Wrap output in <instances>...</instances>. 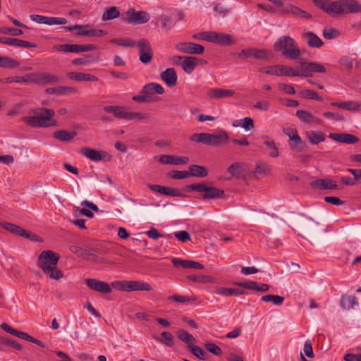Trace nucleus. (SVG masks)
I'll list each match as a JSON object with an SVG mask.
<instances>
[{
    "label": "nucleus",
    "mask_w": 361,
    "mask_h": 361,
    "mask_svg": "<svg viewBox=\"0 0 361 361\" xmlns=\"http://www.w3.org/2000/svg\"><path fill=\"white\" fill-rule=\"evenodd\" d=\"M161 336H162L161 338L157 336H154V338L167 346H173V336L171 333L163 331Z\"/></svg>",
    "instance_id": "obj_48"
},
{
    "label": "nucleus",
    "mask_w": 361,
    "mask_h": 361,
    "mask_svg": "<svg viewBox=\"0 0 361 361\" xmlns=\"http://www.w3.org/2000/svg\"><path fill=\"white\" fill-rule=\"evenodd\" d=\"M345 13H361V4L355 0H345Z\"/></svg>",
    "instance_id": "obj_43"
},
{
    "label": "nucleus",
    "mask_w": 361,
    "mask_h": 361,
    "mask_svg": "<svg viewBox=\"0 0 361 361\" xmlns=\"http://www.w3.org/2000/svg\"><path fill=\"white\" fill-rule=\"evenodd\" d=\"M189 350L197 357H198L200 360H205L206 357V353L203 349H202L200 347L197 345H192L190 346V348H188Z\"/></svg>",
    "instance_id": "obj_59"
},
{
    "label": "nucleus",
    "mask_w": 361,
    "mask_h": 361,
    "mask_svg": "<svg viewBox=\"0 0 361 361\" xmlns=\"http://www.w3.org/2000/svg\"><path fill=\"white\" fill-rule=\"evenodd\" d=\"M357 304V298L355 295H343L341 299V306L343 310H349Z\"/></svg>",
    "instance_id": "obj_38"
},
{
    "label": "nucleus",
    "mask_w": 361,
    "mask_h": 361,
    "mask_svg": "<svg viewBox=\"0 0 361 361\" xmlns=\"http://www.w3.org/2000/svg\"><path fill=\"white\" fill-rule=\"evenodd\" d=\"M111 43L126 47H133L136 45V42L130 39H113Z\"/></svg>",
    "instance_id": "obj_58"
},
{
    "label": "nucleus",
    "mask_w": 361,
    "mask_h": 361,
    "mask_svg": "<svg viewBox=\"0 0 361 361\" xmlns=\"http://www.w3.org/2000/svg\"><path fill=\"white\" fill-rule=\"evenodd\" d=\"M307 137L312 145H317L325 140L324 135L321 131H311L308 133Z\"/></svg>",
    "instance_id": "obj_47"
},
{
    "label": "nucleus",
    "mask_w": 361,
    "mask_h": 361,
    "mask_svg": "<svg viewBox=\"0 0 361 361\" xmlns=\"http://www.w3.org/2000/svg\"><path fill=\"white\" fill-rule=\"evenodd\" d=\"M147 186L154 193H160L171 197H182L183 195L178 189L148 183Z\"/></svg>",
    "instance_id": "obj_20"
},
{
    "label": "nucleus",
    "mask_w": 361,
    "mask_h": 361,
    "mask_svg": "<svg viewBox=\"0 0 361 361\" xmlns=\"http://www.w3.org/2000/svg\"><path fill=\"white\" fill-rule=\"evenodd\" d=\"M234 94L235 91L233 90L218 87L210 88L206 93V96L210 99H221L232 97Z\"/></svg>",
    "instance_id": "obj_19"
},
{
    "label": "nucleus",
    "mask_w": 361,
    "mask_h": 361,
    "mask_svg": "<svg viewBox=\"0 0 361 361\" xmlns=\"http://www.w3.org/2000/svg\"><path fill=\"white\" fill-rule=\"evenodd\" d=\"M30 18L31 20L37 23L48 25H66L68 23L67 19L65 18L45 16L38 14L30 15Z\"/></svg>",
    "instance_id": "obj_14"
},
{
    "label": "nucleus",
    "mask_w": 361,
    "mask_h": 361,
    "mask_svg": "<svg viewBox=\"0 0 361 361\" xmlns=\"http://www.w3.org/2000/svg\"><path fill=\"white\" fill-rule=\"evenodd\" d=\"M187 188L192 191L198 192L200 197L203 200L224 198L225 195L224 190L205 183L190 184L187 185Z\"/></svg>",
    "instance_id": "obj_4"
},
{
    "label": "nucleus",
    "mask_w": 361,
    "mask_h": 361,
    "mask_svg": "<svg viewBox=\"0 0 361 361\" xmlns=\"http://www.w3.org/2000/svg\"><path fill=\"white\" fill-rule=\"evenodd\" d=\"M200 59L194 56H184L180 67L185 73L190 74L198 65Z\"/></svg>",
    "instance_id": "obj_27"
},
{
    "label": "nucleus",
    "mask_w": 361,
    "mask_h": 361,
    "mask_svg": "<svg viewBox=\"0 0 361 361\" xmlns=\"http://www.w3.org/2000/svg\"><path fill=\"white\" fill-rule=\"evenodd\" d=\"M260 71L270 75L297 77V70L284 65L269 66Z\"/></svg>",
    "instance_id": "obj_9"
},
{
    "label": "nucleus",
    "mask_w": 361,
    "mask_h": 361,
    "mask_svg": "<svg viewBox=\"0 0 361 361\" xmlns=\"http://www.w3.org/2000/svg\"><path fill=\"white\" fill-rule=\"evenodd\" d=\"M0 32L5 35H11L13 36L21 35L23 32L21 30L13 27H1L0 28Z\"/></svg>",
    "instance_id": "obj_61"
},
{
    "label": "nucleus",
    "mask_w": 361,
    "mask_h": 361,
    "mask_svg": "<svg viewBox=\"0 0 361 361\" xmlns=\"http://www.w3.org/2000/svg\"><path fill=\"white\" fill-rule=\"evenodd\" d=\"M67 77L70 80H74L78 82L82 81H98L99 78L94 75L88 73H80V72H68L66 73Z\"/></svg>",
    "instance_id": "obj_28"
},
{
    "label": "nucleus",
    "mask_w": 361,
    "mask_h": 361,
    "mask_svg": "<svg viewBox=\"0 0 361 361\" xmlns=\"http://www.w3.org/2000/svg\"><path fill=\"white\" fill-rule=\"evenodd\" d=\"M120 15L121 13L118 8L116 6H111L104 11L102 19L103 21H107L117 18Z\"/></svg>",
    "instance_id": "obj_44"
},
{
    "label": "nucleus",
    "mask_w": 361,
    "mask_h": 361,
    "mask_svg": "<svg viewBox=\"0 0 361 361\" xmlns=\"http://www.w3.org/2000/svg\"><path fill=\"white\" fill-rule=\"evenodd\" d=\"M302 37L307 40V43L310 47L319 48L323 45L322 39L312 32L303 33Z\"/></svg>",
    "instance_id": "obj_31"
},
{
    "label": "nucleus",
    "mask_w": 361,
    "mask_h": 361,
    "mask_svg": "<svg viewBox=\"0 0 361 361\" xmlns=\"http://www.w3.org/2000/svg\"><path fill=\"white\" fill-rule=\"evenodd\" d=\"M85 283L91 290L102 294H109L112 291L110 284L96 279H86Z\"/></svg>",
    "instance_id": "obj_15"
},
{
    "label": "nucleus",
    "mask_w": 361,
    "mask_h": 361,
    "mask_svg": "<svg viewBox=\"0 0 361 361\" xmlns=\"http://www.w3.org/2000/svg\"><path fill=\"white\" fill-rule=\"evenodd\" d=\"M262 139L264 140V143L267 147V149L269 151V156L271 157H277L279 154L278 148L276 147L275 142L270 139L267 136H263Z\"/></svg>",
    "instance_id": "obj_42"
},
{
    "label": "nucleus",
    "mask_w": 361,
    "mask_h": 361,
    "mask_svg": "<svg viewBox=\"0 0 361 361\" xmlns=\"http://www.w3.org/2000/svg\"><path fill=\"white\" fill-rule=\"evenodd\" d=\"M160 78L170 87L177 84L178 75L173 68H168L161 72Z\"/></svg>",
    "instance_id": "obj_22"
},
{
    "label": "nucleus",
    "mask_w": 361,
    "mask_h": 361,
    "mask_svg": "<svg viewBox=\"0 0 361 361\" xmlns=\"http://www.w3.org/2000/svg\"><path fill=\"white\" fill-rule=\"evenodd\" d=\"M86 27H87V25H75L73 26H66L63 28L65 30L68 31H74L78 30V31L76 33L78 35L87 36V35L85 34L86 32H87V30L85 29Z\"/></svg>",
    "instance_id": "obj_57"
},
{
    "label": "nucleus",
    "mask_w": 361,
    "mask_h": 361,
    "mask_svg": "<svg viewBox=\"0 0 361 361\" xmlns=\"http://www.w3.org/2000/svg\"><path fill=\"white\" fill-rule=\"evenodd\" d=\"M331 105L350 111H358L361 110V103L356 101L334 102L331 103Z\"/></svg>",
    "instance_id": "obj_30"
},
{
    "label": "nucleus",
    "mask_w": 361,
    "mask_h": 361,
    "mask_svg": "<svg viewBox=\"0 0 361 361\" xmlns=\"http://www.w3.org/2000/svg\"><path fill=\"white\" fill-rule=\"evenodd\" d=\"M78 44H56L54 46V49L57 51L65 52V53H78Z\"/></svg>",
    "instance_id": "obj_46"
},
{
    "label": "nucleus",
    "mask_w": 361,
    "mask_h": 361,
    "mask_svg": "<svg viewBox=\"0 0 361 361\" xmlns=\"http://www.w3.org/2000/svg\"><path fill=\"white\" fill-rule=\"evenodd\" d=\"M70 250L71 252L77 255L80 257H82L86 259H89L90 257L92 256V254L90 253L88 250L83 249L77 245H72L70 247Z\"/></svg>",
    "instance_id": "obj_49"
},
{
    "label": "nucleus",
    "mask_w": 361,
    "mask_h": 361,
    "mask_svg": "<svg viewBox=\"0 0 361 361\" xmlns=\"http://www.w3.org/2000/svg\"><path fill=\"white\" fill-rule=\"evenodd\" d=\"M329 137L341 143L355 144L359 141L357 137L348 133H330Z\"/></svg>",
    "instance_id": "obj_25"
},
{
    "label": "nucleus",
    "mask_w": 361,
    "mask_h": 361,
    "mask_svg": "<svg viewBox=\"0 0 361 361\" xmlns=\"http://www.w3.org/2000/svg\"><path fill=\"white\" fill-rule=\"evenodd\" d=\"M296 116L300 121L305 123L317 124L321 123L319 118L314 117L312 114L305 110H298Z\"/></svg>",
    "instance_id": "obj_34"
},
{
    "label": "nucleus",
    "mask_w": 361,
    "mask_h": 361,
    "mask_svg": "<svg viewBox=\"0 0 361 361\" xmlns=\"http://www.w3.org/2000/svg\"><path fill=\"white\" fill-rule=\"evenodd\" d=\"M289 147L290 149L295 152H301L304 148V142L300 137L290 140Z\"/></svg>",
    "instance_id": "obj_51"
},
{
    "label": "nucleus",
    "mask_w": 361,
    "mask_h": 361,
    "mask_svg": "<svg viewBox=\"0 0 361 361\" xmlns=\"http://www.w3.org/2000/svg\"><path fill=\"white\" fill-rule=\"evenodd\" d=\"M158 161L164 164L180 165L187 164L189 161V158L173 155H161L158 157Z\"/></svg>",
    "instance_id": "obj_21"
},
{
    "label": "nucleus",
    "mask_w": 361,
    "mask_h": 361,
    "mask_svg": "<svg viewBox=\"0 0 361 361\" xmlns=\"http://www.w3.org/2000/svg\"><path fill=\"white\" fill-rule=\"evenodd\" d=\"M240 126L247 130H250L254 128V122L253 119L251 117H245L244 118L240 119Z\"/></svg>",
    "instance_id": "obj_62"
},
{
    "label": "nucleus",
    "mask_w": 361,
    "mask_h": 361,
    "mask_svg": "<svg viewBox=\"0 0 361 361\" xmlns=\"http://www.w3.org/2000/svg\"><path fill=\"white\" fill-rule=\"evenodd\" d=\"M32 82L37 85H49L57 82L59 80L58 75L48 72L32 73L30 78Z\"/></svg>",
    "instance_id": "obj_12"
},
{
    "label": "nucleus",
    "mask_w": 361,
    "mask_h": 361,
    "mask_svg": "<svg viewBox=\"0 0 361 361\" xmlns=\"http://www.w3.org/2000/svg\"><path fill=\"white\" fill-rule=\"evenodd\" d=\"M188 279L194 282L207 283L214 282V278L209 276L189 275Z\"/></svg>",
    "instance_id": "obj_54"
},
{
    "label": "nucleus",
    "mask_w": 361,
    "mask_h": 361,
    "mask_svg": "<svg viewBox=\"0 0 361 361\" xmlns=\"http://www.w3.org/2000/svg\"><path fill=\"white\" fill-rule=\"evenodd\" d=\"M228 140L229 137L225 131H220L217 134L207 133H194L190 136V140L192 142L214 147H218L223 142L226 143Z\"/></svg>",
    "instance_id": "obj_5"
},
{
    "label": "nucleus",
    "mask_w": 361,
    "mask_h": 361,
    "mask_svg": "<svg viewBox=\"0 0 361 361\" xmlns=\"http://www.w3.org/2000/svg\"><path fill=\"white\" fill-rule=\"evenodd\" d=\"M215 293L224 296L247 295V293L243 290L231 288H219L214 291Z\"/></svg>",
    "instance_id": "obj_37"
},
{
    "label": "nucleus",
    "mask_w": 361,
    "mask_h": 361,
    "mask_svg": "<svg viewBox=\"0 0 361 361\" xmlns=\"http://www.w3.org/2000/svg\"><path fill=\"white\" fill-rule=\"evenodd\" d=\"M32 77V73L26 74L24 76H13V77H7L4 79L1 80V82L4 84L8 83H28L32 82V80H30Z\"/></svg>",
    "instance_id": "obj_40"
},
{
    "label": "nucleus",
    "mask_w": 361,
    "mask_h": 361,
    "mask_svg": "<svg viewBox=\"0 0 361 361\" xmlns=\"http://www.w3.org/2000/svg\"><path fill=\"white\" fill-rule=\"evenodd\" d=\"M0 226L11 232V233L18 235L19 236H24L26 234V230L16 224L7 222H0Z\"/></svg>",
    "instance_id": "obj_36"
},
{
    "label": "nucleus",
    "mask_w": 361,
    "mask_h": 361,
    "mask_svg": "<svg viewBox=\"0 0 361 361\" xmlns=\"http://www.w3.org/2000/svg\"><path fill=\"white\" fill-rule=\"evenodd\" d=\"M59 258V255L51 250L42 251L38 257L39 267L51 279L59 280L63 277V272L57 269Z\"/></svg>",
    "instance_id": "obj_1"
},
{
    "label": "nucleus",
    "mask_w": 361,
    "mask_h": 361,
    "mask_svg": "<svg viewBox=\"0 0 361 361\" xmlns=\"http://www.w3.org/2000/svg\"><path fill=\"white\" fill-rule=\"evenodd\" d=\"M300 96L305 99H314L317 101H322V97L318 94L311 90L305 89L300 92Z\"/></svg>",
    "instance_id": "obj_53"
},
{
    "label": "nucleus",
    "mask_w": 361,
    "mask_h": 361,
    "mask_svg": "<svg viewBox=\"0 0 361 361\" xmlns=\"http://www.w3.org/2000/svg\"><path fill=\"white\" fill-rule=\"evenodd\" d=\"M317 226L316 223L310 218L302 216V217L298 220L296 227L299 231L301 232V235L305 238H312L315 234L317 233Z\"/></svg>",
    "instance_id": "obj_7"
},
{
    "label": "nucleus",
    "mask_w": 361,
    "mask_h": 361,
    "mask_svg": "<svg viewBox=\"0 0 361 361\" xmlns=\"http://www.w3.org/2000/svg\"><path fill=\"white\" fill-rule=\"evenodd\" d=\"M140 51V60L142 63L147 64L151 62L153 51L149 42L146 39H140L136 42V45Z\"/></svg>",
    "instance_id": "obj_11"
},
{
    "label": "nucleus",
    "mask_w": 361,
    "mask_h": 361,
    "mask_svg": "<svg viewBox=\"0 0 361 361\" xmlns=\"http://www.w3.org/2000/svg\"><path fill=\"white\" fill-rule=\"evenodd\" d=\"M126 287L127 292L135 290L151 291L152 290L149 283L140 281H127Z\"/></svg>",
    "instance_id": "obj_29"
},
{
    "label": "nucleus",
    "mask_w": 361,
    "mask_h": 361,
    "mask_svg": "<svg viewBox=\"0 0 361 361\" xmlns=\"http://www.w3.org/2000/svg\"><path fill=\"white\" fill-rule=\"evenodd\" d=\"M77 135L75 130L68 132L66 130H59L54 133L53 137L62 142H68L73 139Z\"/></svg>",
    "instance_id": "obj_35"
},
{
    "label": "nucleus",
    "mask_w": 361,
    "mask_h": 361,
    "mask_svg": "<svg viewBox=\"0 0 361 361\" xmlns=\"http://www.w3.org/2000/svg\"><path fill=\"white\" fill-rule=\"evenodd\" d=\"M82 154L86 158L93 161H100L102 160H110L111 156L109 153L102 150H96L89 147H83L80 149Z\"/></svg>",
    "instance_id": "obj_13"
},
{
    "label": "nucleus",
    "mask_w": 361,
    "mask_h": 361,
    "mask_svg": "<svg viewBox=\"0 0 361 361\" xmlns=\"http://www.w3.org/2000/svg\"><path fill=\"white\" fill-rule=\"evenodd\" d=\"M264 302H272L275 305H281L284 302V298L277 295H266L261 298Z\"/></svg>",
    "instance_id": "obj_50"
},
{
    "label": "nucleus",
    "mask_w": 361,
    "mask_h": 361,
    "mask_svg": "<svg viewBox=\"0 0 361 361\" xmlns=\"http://www.w3.org/2000/svg\"><path fill=\"white\" fill-rule=\"evenodd\" d=\"M104 111L106 113L112 114L115 118L126 120L127 119L128 111L125 106H105L104 107Z\"/></svg>",
    "instance_id": "obj_24"
},
{
    "label": "nucleus",
    "mask_w": 361,
    "mask_h": 361,
    "mask_svg": "<svg viewBox=\"0 0 361 361\" xmlns=\"http://www.w3.org/2000/svg\"><path fill=\"white\" fill-rule=\"evenodd\" d=\"M240 59H247L252 57L255 59L268 60L272 57L271 51L267 49H258L255 48H250L243 49L238 54Z\"/></svg>",
    "instance_id": "obj_10"
},
{
    "label": "nucleus",
    "mask_w": 361,
    "mask_h": 361,
    "mask_svg": "<svg viewBox=\"0 0 361 361\" xmlns=\"http://www.w3.org/2000/svg\"><path fill=\"white\" fill-rule=\"evenodd\" d=\"M282 12L285 14L293 15L305 19H310L312 18L311 14L293 4L285 6L282 8Z\"/></svg>",
    "instance_id": "obj_23"
},
{
    "label": "nucleus",
    "mask_w": 361,
    "mask_h": 361,
    "mask_svg": "<svg viewBox=\"0 0 361 361\" xmlns=\"http://www.w3.org/2000/svg\"><path fill=\"white\" fill-rule=\"evenodd\" d=\"M20 65V62L8 56L0 55V67L4 68H14Z\"/></svg>",
    "instance_id": "obj_45"
},
{
    "label": "nucleus",
    "mask_w": 361,
    "mask_h": 361,
    "mask_svg": "<svg viewBox=\"0 0 361 361\" xmlns=\"http://www.w3.org/2000/svg\"><path fill=\"white\" fill-rule=\"evenodd\" d=\"M210 42L219 45L229 46L235 44L236 40L231 35L212 31Z\"/></svg>",
    "instance_id": "obj_18"
},
{
    "label": "nucleus",
    "mask_w": 361,
    "mask_h": 361,
    "mask_svg": "<svg viewBox=\"0 0 361 361\" xmlns=\"http://www.w3.org/2000/svg\"><path fill=\"white\" fill-rule=\"evenodd\" d=\"M0 343H3L4 345H6L8 346L12 347L18 350H21L23 348L22 345L20 344H19L18 343H17L16 341H15L12 339L4 338L1 336H0Z\"/></svg>",
    "instance_id": "obj_60"
},
{
    "label": "nucleus",
    "mask_w": 361,
    "mask_h": 361,
    "mask_svg": "<svg viewBox=\"0 0 361 361\" xmlns=\"http://www.w3.org/2000/svg\"><path fill=\"white\" fill-rule=\"evenodd\" d=\"M322 10L327 14H345V0H337L329 4L327 1Z\"/></svg>",
    "instance_id": "obj_17"
},
{
    "label": "nucleus",
    "mask_w": 361,
    "mask_h": 361,
    "mask_svg": "<svg viewBox=\"0 0 361 361\" xmlns=\"http://www.w3.org/2000/svg\"><path fill=\"white\" fill-rule=\"evenodd\" d=\"M149 118V114L148 113L128 111L126 120L137 119L139 121H144V120H147Z\"/></svg>",
    "instance_id": "obj_55"
},
{
    "label": "nucleus",
    "mask_w": 361,
    "mask_h": 361,
    "mask_svg": "<svg viewBox=\"0 0 361 361\" xmlns=\"http://www.w3.org/2000/svg\"><path fill=\"white\" fill-rule=\"evenodd\" d=\"M32 113L33 116H23L21 121L32 128H45L56 125V122L52 120L55 114L54 110L47 108H37L30 111V114Z\"/></svg>",
    "instance_id": "obj_2"
},
{
    "label": "nucleus",
    "mask_w": 361,
    "mask_h": 361,
    "mask_svg": "<svg viewBox=\"0 0 361 361\" xmlns=\"http://www.w3.org/2000/svg\"><path fill=\"white\" fill-rule=\"evenodd\" d=\"M235 285L241 288H245L259 292H267L269 289V285L265 283H259L252 281L247 282H238L236 283Z\"/></svg>",
    "instance_id": "obj_26"
},
{
    "label": "nucleus",
    "mask_w": 361,
    "mask_h": 361,
    "mask_svg": "<svg viewBox=\"0 0 361 361\" xmlns=\"http://www.w3.org/2000/svg\"><path fill=\"white\" fill-rule=\"evenodd\" d=\"M121 18L123 22L128 24L140 25L147 23L150 19V16L147 11H137L134 8H130L121 15Z\"/></svg>",
    "instance_id": "obj_6"
},
{
    "label": "nucleus",
    "mask_w": 361,
    "mask_h": 361,
    "mask_svg": "<svg viewBox=\"0 0 361 361\" xmlns=\"http://www.w3.org/2000/svg\"><path fill=\"white\" fill-rule=\"evenodd\" d=\"M175 48L179 51L190 54H202L204 51L202 45L193 42H180L175 44Z\"/></svg>",
    "instance_id": "obj_16"
},
{
    "label": "nucleus",
    "mask_w": 361,
    "mask_h": 361,
    "mask_svg": "<svg viewBox=\"0 0 361 361\" xmlns=\"http://www.w3.org/2000/svg\"><path fill=\"white\" fill-rule=\"evenodd\" d=\"M169 300L177 302L179 303H186L190 301H194L196 300L195 296L188 297L185 295H173L168 298Z\"/></svg>",
    "instance_id": "obj_56"
},
{
    "label": "nucleus",
    "mask_w": 361,
    "mask_h": 361,
    "mask_svg": "<svg viewBox=\"0 0 361 361\" xmlns=\"http://www.w3.org/2000/svg\"><path fill=\"white\" fill-rule=\"evenodd\" d=\"M188 174L190 176L204 178L208 175V171L206 167L200 165L192 164L188 167Z\"/></svg>",
    "instance_id": "obj_33"
},
{
    "label": "nucleus",
    "mask_w": 361,
    "mask_h": 361,
    "mask_svg": "<svg viewBox=\"0 0 361 361\" xmlns=\"http://www.w3.org/2000/svg\"><path fill=\"white\" fill-rule=\"evenodd\" d=\"M1 327L2 329H4L5 331L9 333L11 335H13L15 336H17L21 339H23L24 338V336L26 332H24V331H18V329H16L11 326H10L8 324L6 323H3L1 325Z\"/></svg>",
    "instance_id": "obj_52"
},
{
    "label": "nucleus",
    "mask_w": 361,
    "mask_h": 361,
    "mask_svg": "<svg viewBox=\"0 0 361 361\" xmlns=\"http://www.w3.org/2000/svg\"><path fill=\"white\" fill-rule=\"evenodd\" d=\"M178 338L183 343L188 345V348L190 346L193 345L196 343L195 337L183 329H180L177 333Z\"/></svg>",
    "instance_id": "obj_41"
},
{
    "label": "nucleus",
    "mask_w": 361,
    "mask_h": 361,
    "mask_svg": "<svg viewBox=\"0 0 361 361\" xmlns=\"http://www.w3.org/2000/svg\"><path fill=\"white\" fill-rule=\"evenodd\" d=\"M274 48L276 51L281 52L283 56L291 60L298 59L301 54L294 39L289 36L279 37L275 42Z\"/></svg>",
    "instance_id": "obj_3"
},
{
    "label": "nucleus",
    "mask_w": 361,
    "mask_h": 361,
    "mask_svg": "<svg viewBox=\"0 0 361 361\" xmlns=\"http://www.w3.org/2000/svg\"><path fill=\"white\" fill-rule=\"evenodd\" d=\"M205 348L209 352L216 356H219L222 354V350L221 348L213 343H206Z\"/></svg>",
    "instance_id": "obj_63"
},
{
    "label": "nucleus",
    "mask_w": 361,
    "mask_h": 361,
    "mask_svg": "<svg viewBox=\"0 0 361 361\" xmlns=\"http://www.w3.org/2000/svg\"><path fill=\"white\" fill-rule=\"evenodd\" d=\"M338 35V32L334 28H326L323 32V36L326 39H332Z\"/></svg>",
    "instance_id": "obj_64"
},
{
    "label": "nucleus",
    "mask_w": 361,
    "mask_h": 361,
    "mask_svg": "<svg viewBox=\"0 0 361 361\" xmlns=\"http://www.w3.org/2000/svg\"><path fill=\"white\" fill-rule=\"evenodd\" d=\"M75 92L76 89L73 87L59 86L56 87H48L46 89V92L51 94H71Z\"/></svg>",
    "instance_id": "obj_39"
},
{
    "label": "nucleus",
    "mask_w": 361,
    "mask_h": 361,
    "mask_svg": "<svg viewBox=\"0 0 361 361\" xmlns=\"http://www.w3.org/2000/svg\"><path fill=\"white\" fill-rule=\"evenodd\" d=\"M311 186L312 188H318L322 190H334L338 188L337 184L330 179H317L311 183Z\"/></svg>",
    "instance_id": "obj_32"
},
{
    "label": "nucleus",
    "mask_w": 361,
    "mask_h": 361,
    "mask_svg": "<svg viewBox=\"0 0 361 361\" xmlns=\"http://www.w3.org/2000/svg\"><path fill=\"white\" fill-rule=\"evenodd\" d=\"M326 68L316 62H300L297 77H310L312 73H326Z\"/></svg>",
    "instance_id": "obj_8"
}]
</instances>
